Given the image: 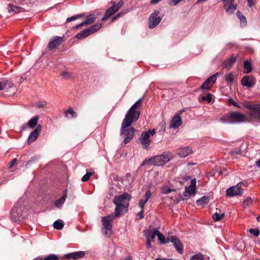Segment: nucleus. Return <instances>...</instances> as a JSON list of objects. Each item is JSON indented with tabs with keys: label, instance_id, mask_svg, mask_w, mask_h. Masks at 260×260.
I'll use <instances>...</instances> for the list:
<instances>
[{
	"label": "nucleus",
	"instance_id": "obj_40",
	"mask_svg": "<svg viewBox=\"0 0 260 260\" xmlns=\"http://www.w3.org/2000/svg\"><path fill=\"white\" fill-rule=\"evenodd\" d=\"M234 75L231 73L226 75L225 76V80L230 83H232L234 81Z\"/></svg>",
	"mask_w": 260,
	"mask_h": 260
},
{
	"label": "nucleus",
	"instance_id": "obj_6",
	"mask_svg": "<svg viewBox=\"0 0 260 260\" xmlns=\"http://www.w3.org/2000/svg\"><path fill=\"white\" fill-rule=\"evenodd\" d=\"M114 219L113 215L110 214L102 217V221L103 225V229L105 230L104 234L107 237H110L112 234V225Z\"/></svg>",
	"mask_w": 260,
	"mask_h": 260
},
{
	"label": "nucleus",
	"instance_id": "obj_59",
	"mask_svg": "<svg viewBox=\"0 0 260 260\" xmlns=\"http://www.w3.org/2000/svg\"><path fill=\"white\" fill-rule=\"evenodd\" d=\"M17 159L14 158L9 162V167L12 168L16 162Z\"/></svg>",
	"mask_w": 260,
	"mask_h": 260
},
{
	"label": "nucleus",
	"instance_id": "obj_58",
	"mask_svg": "<svg viewBox=\"0 0 260 260\" xmlns=\"http://www.w3.org/2000/svg\"><path fill=\"white\" fill-rule=\"evenodd\" d=\"M229 102L235 107L240 108V106L237 104V103L233 101L231 98L229 99Z\"/></svg>",
	"mask_w": 260,
	"mask_h": 260
},
{
	"label": "nucleus",
	"instance_id": "obj_25",
	"mask_svg": "<svg viewBox=\"0 0 260 260\" xmlns=\"http://www.w3.org/2000/svg\"><path fill=\"white\" fill-rule=\"evenodd\" d=\"M117 11V9H115V7L112 6L106 11L104 17L102 19V21L106 20Z\"/></svg>",
	"mask_w": 260,
	"mask_h": 260
},
{
	"label": "nucleus",
	"instance_id": "obj_21",
	"mask_svg": "<svg viewBox=\"0 0 260 260\" xmlns=\"http://www.w3.org/2000/svg\"><path fill=\"white\" fill-rule=\"evenodd\" d=\"M151 197V193L150 190H148L145 194V199L140 200L139 202V206L141 209H144L145 204L150 199Z\"/></svg>",
	"mask_w": 260,
	"mask_h": 260
},
{
	"label": "nucleus",
	"instance_id": "obj_4",
	"mask_svg": "<svg viewBox=\"0 0 260 260\" xmlns=\"http://www.w3.org/2000/svg\"><path fill=\"white\" fill-rule=\"evenodd\" d=\"M244 107L249 111L248 113L250 117L260 121V104L247 103L244 104Z\"/></svg>",
	"mask_w": 260,
	"mask_h": 260
},
{
	"label": "nucleus",
	"instance_id": "obj_45",
	"mask_svg": "<svg viewBox=\"0 0 260 260\" xmlns=\"http://www.w3.org/2000/svg\"><path fill=\"white\" fill-rule=\"evenodd\" d=\"M211 95L212 94L209 93L206 96H202L201 99L203 101H207L208 103H210L212 100Z\"/></svg>",
	"mask_w": 260,
	"mask_h": 260
},
{
	"label": "nucleus",
	"instance_id": "obj_27",
	"mask_svg": "<svg viewBox=\"0 0 260 260\" xmlns=\"http://www.w3.org/2000/svg\"><path fill=\"white\" fill-rule=\"evenodd\" d=\"M8 7V11L9 13L13 12L15 13H16L21 12L23 10V8L22 7L14 5L13 4H9Z\"/></svg>",
	"mask_w": 260,
	"mask_h": 260
},
{
	"label": "nucleus",
	"instance_id": "obj_48",
	"mask_svg": "<svg viewBox=\"0 0 260 260\" xmlns=\"http://www.w3.org/2000/svg\"><path fill=\"white\" fill-rule=\"evenodd\" d=\"M84 16V14H79V15H75V16H73L72 17H69L67 19V21L68 22H70V21H73V20H76V19L78 18H81V17H83Z\"/></svg>",
	"mask_w": 260,
	"mask_h": 260
},
{
	"label": "nucleus",
	"instance_id": "obj_35",
	"mask_svg": "<svg viewBox=\"0 0 260 260\" xmlns=\"http://www.w3.org/2000/svg\"><path fill=\"white\" fill-rule=\"evenodd\" d=\"M64 225L62 220H57L53 223V228L56 230H61Z\"/></svg>",
	"mask_w": 260,
	"mask_h": 260
},
{
	"label": "nucleus",
	"instance_id": "obj_32",
	"mask_svg": "<svg viewBox=\"0 0 260 260\" xmlns=\"http://www.w3.org/2000/svg\"><path fill=\"white\" fill-rule=\"evenodd\" d=\"M116 205V207L115 209V215H114V218L115 217H118L123 209L125 208L124 207L122 206L121 205H118L117 204H115Z\"/></svg>",
	"mask_w": 260,
	"mask_h": 260
},
{
	"label": "nucleus",
	"instance_id": "obj_57",
	"mask_svg": "<svg viewBox=\"0 0 260 260\" xmlns=\"http://www.w3.org/2000/svg\"><path fill=\"white\" fill-rule=\"evenodd\" d=\"M224 7H226L228 4L233 3L234 0H223Z\"/></svg>",
	"mask_w": 260,
	"mask_h": 260
},
{
	"label": "nucleus",
	"instance_id": "obj_3",
	"mask_svg": "<svg viewBox=\"0 0 260 260\" xmlns=\"http://www.w3.org/2000/svg\"><path fill=\"white\" fill-rule=\"evenodd\" d=\"M221 121L229 123H241L246 121V117L242 113L235 112L224 116Z\"/></svg>",
	"mask_w": 260,
	"mask_h": 260
},
{
	"label": "nucleus",
	"instance_id": "obj_56",
	"mask_svg": "<svg viewBox=\"0 0 260 260\" xmlns=\"http://www.w3.org/2000/svg\"><path fill=\"white\" fill-rule=\"evenodd\" d=\"M141 211L138 213V215L139 216L140 219H143L144 217V209H141Z\"/></svg>",
	"mask_w": 260,
	"mask_h": 260
},
{
	"label": "nucleus",
	"instance_id": "obj_23",
	"mask_svg": "<svg viewBox=\"0 0 260 260\" xmlns=\"http://www.w3.org/2000/svg\"><path fill=\"white\" fill-rule=\"evenodd\" d=\"M157 231L158 230L156 229L153 231L148 230L145 233L146 240H149L151 242H154L155 237L157 235Z\"/></svg>",
	"mask_w": 260,
	"mask_h": 260
},
{
	"label": "nucleus",
	"instance_id": "obj_41",
	"mask_svg": "<svg viewBox=\"0 0 260 260\" xmlns=\"http://www.w3.org/2000/svg\"><path fill=\"white\" fill-rule=\"evenodd\" d=\"M252 203H253V199L250 197H248L243 201V206L244 207H248V206L251 205L252 204Z\"/></svg>",
	"mask_w": 260,
	"mask_h": 260
},
{
	"label": "nucleus",
	"instance_id": "obj_44",
	"mask_svg": "<svg viewBox=\"0 0 260 260\" xmlns=\"http://www.w3.org/2000/svg\"><path fill=\"white\" fill-rule=\"evenodd\" d=\"M59 257L54 254H51L45 257L44 260H58Z\"/></svg>",
	"mask_w": 260,
	"mask_h": 260
},
{
	"label": "nucleus",
	"instance_id": "obj_61",
	"mask_svg": "<svg viewBox=\"0 0 260 260\" xmlns=\"http://www.w3.org/2000/svg\"><path fill=\"white\" fill-rule=\"evenodd\" d=\"M84 25H86V24L85 23V22H83L79 24H77L76 26H75V28H80V27H82L83 26H84Z\"/></svg>",
	"mask_w": 260,
	"mask_h": 260
},
{
	"label": "nucleus",
	"instance_id": "obj_13",
	"mask_svg": "<svg viewBox=\"0 0 260 260\" xmlns=\"http://www.w3.org/2000/svg\"><path fill=\"white\" fill-rule=\"evenodd\" d=\"M183 111H180L178 113L174 116L171 121L170 127L172 128H176L179 127L182 123L181 115Z\"/></svg>",
	"mask_w": 260,
	"mask_h": 260
},
{
	"label": "nucleus",
	"instance_id": "obj_11",
	"mask_svg": "<svg viewBox=\"0 0 260 260\" xmlns=\"http://www.w3.org/2000/svg\"><path fill=\"white\" fill-rule=\"evenodd\" d=\"M242 183L240 182L235 186L229 187L226 191V196L232 197L241 195L243 192V189L241 187Z\"/></svg>",
	"mask_w": 260,
	"mask_h": 260
},
{
	"label": "nucleus",
	"instance_id": "obj_22",
	"mask_svg": "<svg viewBox=\"0 0 260 260\" xmlns=\"http://www.w3.org/2000/svg\"><path fill=\"white\" fill-rule=\"evenodd\" d=\"M151 197V193L150 190H148L145 194V199L140 200L139 202V206L141 209H144L145 204L150 199Z\"/></svg>",
	"mask_w": 260,
	"mask_h": 260
},
{
	"label": "nucleus",
	"instance_id": "obj_36",
	"mask_svg": "<svg viewBox=\"0 0 260 260\" xmlns=\"http://www.w3.org/2000/svg\"><path fill=\"white\" fill-rule=\"evenodd\" d=\"M66 116L69 118L68 114L71 115V118H74L77 117V113L73 110L72 108H69L67 110L64 112Z\"/></svg>",
	"mask_w": 260,
	"mask_h": 260
},
{
	"label": "nucleus",
	"instance_id": "obj_55",
	"mask_svg": "<svg viewBox=\"0 0 260 260\" xmlns=\"http://www.w3.org/2000/svg\"><path fill=\"white\" fill-rule=\"evenodd\" d=\"M173 190L170 189V188H164L162 189V192L164 194H168L170 192H171Z\"/></svg>",
	"mask_w": 260,
	"mask_h": 260
},
{
	"label": "nucleus",
	"instance_id": "obj_20",
	"mask_svg": "<svg viewBox=\"0 0 260 260\" xmlns=\"http://www.w3.org/2000/svg\"><path fill=\"white\" fill-rule=\"evenodd\" d=\"M68 190L65 189L63 191V196L59 199L54 202V205L58 208H60L64 204L66 198H67Z\"/></svg>",
	"mask_w": 260,
	"mask_h": 260
},
{
	"label": "nucleus",
	"instance_id": "obj_54",
	"mask_svg": "<svg viewBox=\"0 0 260 260\" xmlns=\"http://www.w3.org/2000/svg\"><path fill=\"white\" fill-rule=\"evenodd\" d=\"M123 2L120 1L118 2L117 5H114L113 6L115 7V9H117V11H118V10L123 6Z\"/></svg>",
	"mask_w": 260,
	"mask_h": 260
},
{
	"label": "nucleus",
	"instance_id": "obj_60",
	"mask_svg": "<svg viewBox=\"0 0 260 260\" xmlns=\"http://www.w3.org/2000/svg\"><path fill=\"white\" fill-rule=\"evenodd\" d=\"M151 242V241H149V240H146V245L148 249H150L152 247Z\"/></svg>",
	"mask_w": 260,
	"mask_h": 260
},
{
	"label": "nucleus",
	"instance_id": "obj_34",
	"mask_svg": "<svg viewBox=\"0 0 260 260\" xmlns=\"http://www.w3.org/2000/svg\"><path fill=\"white\" fill-rule=\"evenodd\" d=\"M95 20L96 17L95 15L93 14H90L86 17V20L84 22L86 25H88L93 23Z\"/></svg>",
	"mask_w": 260,
	"mask_h": 260
},
{
	"label": "nucleus",
	"instance_id": "obj_37",
	"mask_svg": "<svg viewBox=\"0 0 260 260\" xmlns=\"http://www.w3.org/2000/svg\"><path fill=\"white\" fill-rule=\"evenodd\" d=\"M226 8V12L229 14L233 13L236 10V7L234 5L233 3L228 4Z\"/></svg>",
	"mask_w": 260,
	"mask_h": 260
},
{
	"label": "nucleus",
	"instance_id": "obj_46",
	"mask_svg": "<svg viewBox=\"0 0 260 260\" xmlns=\"http://www.w3.org/2000/svg\"><path fill=\"white\" fill-rule=\"evenodd\" d=\"M92 175V173L90 172H87L82 178L83 182H86L89 180L90 177Z\"/></svg>",
	"mask_w": 260,
	"mask_h": 260
},
{
	"label": "nucleus",
	"instance_id": "obj_38",
	"mask_svg": "<svg viewBox=\"0 0 260 260\" xmlns=\"http://www.w3.org/2000/svg\"><path fill=\"white\" fill-rule=\"evenodd\" d=\"M211 87L212 86L210 84L205 81L200 87V88L203 90L204 92H205L208 91L211 88Z\"/></svg>",
	"mask_w": 260,
	"mask_h": 260
},
{
	"label": "nucleus",
	"instance_id": "obj_50",
	"mask_svg": "<svg viewBox=\"0 0 260 260\" xmlns=\"http://www.w3.org/2000/svg\"><path fill=\"white\" fill-rule=\"evenodd\" d=\"M61 76L66 79H69L72 78V74L69 72H62L61 74Z\"/></svg>",
	"mask_w": 260,
	"mask_h": 260
},
{
	"label": "nucleus",
	"instance_id": "obj_52",
	"mask_svg": "<svg viewBox=\"0 0 260 260\" xmlns=\"http://www.w3.org/2000/svg\"><path fill=\"white\" fill-rule=\"evenodd\" d=\"M8 82V80L5 81L4 82H0V90L4 89L6 87Z\"/></svg>",
	"mask_w": 260,
	"mask_h": 260
},
{
	"label": "nucleus",
	"instance_id": "obj_2",
	"mask_svg": "<svg viewBox=\"0 0 260 260\" xmlns=\"http://www.w3.org/2000/svg\"><path fill=\"white\" fill-rule=\"evenodd\" d=\"M140 115V111H136L129 109L127 112L125 117L122 121V128H127L131 126L133 122H136L139 119Z\"/></svg>",
	"mask_w": 260,
	"mask_h": 260
},
{
	"label": "nucleus",
	"instance_id": "obj_42",
	"mask_svg": "<svg viewBox=\"0 0 260 260\" xmlns=\"http://www.w3.org/2000/svg\"><path fill=\"white\" fill-rule=\"evenodd\" d=\"M237 16L240 20V21L243 22L245 25L246 24L247 21L246 17L242 14L241 12L240 11H237Z\"/></svg>",
	"mask_w": 260,
	"mask_h": 260
},
{
	"label": "nucleus",
	"instance_id": "obj_17",
	"mask_svg": "<svg viewBox=\"0 0 260 260\" xmlns=\"http://www.w3.org/2000/svg\"><path fill=\"white\" fill-rule=\"evenodd\" d=\"M64 40L63 37L56 36L49 42L48 48L50 50H53L55 47L60 45L63 42H64Z\"/></svg>",
	"mask_w": 260,
	"mask_h": 260
},
{
	"label": "nucleus",
	"instance_id": "obj_29",
	"mask_svg": "<svg viewBox=\"0 0 260 260\" xmlns=\"http://www.w3.org/2000/svg\"><path fill=\"white\" fill-rule=\"evenodd\" d=\"M157 237L158 239L160 241L161 244H167L170 242V237L166 239L164 235L161 233L159 231H157Z\"/></svg>",
	"mask_w": 260,
	"mask_h": 260
},
{
	"label": "nucleus",
	"instance_id": "obj_31",
	"mask_svg": "<svg viewBox=\"0 0 260 260\" xmlns=\"http://www.w3.org/2000/svg\"><path fill=\"white\" fill-rule=\"evenodd\" d=\"M142 99H140L130 108V109L134 110L140 111V108L142 106Z\"/></svg>",
	"mask_w": 260,
	"mask_h": 260
},
{
	"label": "nucleus",
	"instance_id": "obj_19",
	"mask_svg": "<svg viewBox=\"0 0 260 260\" xmlns=\"http://www.w3.org/2000/svg\"><path fill=\"white\" fill-rule=\"evenodd\" d=\"M178 154L181 157L184 158L188 155L192 153L191 148L189 147L179 148L177 150Z\"/></svg>",
	"mask_w": 260,
	"mask_h": 260
},
{
	"label": "nucleus",
	"instance_id": "obj_49",
	"mask_svg": "<svg viewBox=\"0 0 260 260\" xmlns=\"http://www.w3.org/2000/svg\"><path fill=\"white\" fill-rule=\"evenodd\" d=\"M216 80H215V77L214 76H211L209 78H208L205 82L207 83H208L209 84H210L212 86L213 84L215 82Z\"/></svg>",
	"mask_w": 260,
	"mask_h": 260
},
{
	"label": "nucleus",
	"instance_id": "obj_64",
	"mask_svg": "<svg viewBox=\"0 0 260 260\" xmlns=\"http://www.w3.org/2000/svg\"><path fill=\"white\" fill-rule=\"evenodd\" d=\"M256 164L258 167L260 168V159L256 161Z\"/></svg>",
	"mask_w": 260,
	"mask_h": 260
},
{
	"label": "nucleus",
	"instance_id": "obj_51",
	"mask_svg": "<svg viewBox=\"0 0 260 260\" xmlns=\"http://www.w3.org/2000/svg\"><path fill=\"white\" fill-rule=\"evenodd\" d=\"M152 159L151 157L148 159H146L142 162V163L141 164V166H144L149 164H152Z\"/></svg>",
	"mask_w": 260,
	"mask_h": 260
},
{
	"label": "nucleus",
	"instance_id": "obj_53",
	"mask_svg": "<svg viewBox=\"0 0 260 260\" xmlns=\"http://www.w3.org/2000/svg\"><path fill=\"white\" fill-rule=\"evenodd\" d=\"M37 105L39 108H43L47 105V103L45 101L44 102H39L37 103Z\"/></svg>",
	"mask_w": 260,
	"mask_h": 260
},
{
	"label": "nucleus",
	"instance_id": "obj_26",
	"mask_svg": "<svg viewBox=\"0 0 260 260\" xmlns=\"http://www.w3.org/2000/svg\"><path fill=\"white\" fill-rule=\"evenodd\" d=\"M38 121V116H35L31 119H30L26 124V125L22 126V129L23 130L25 129V126H28L30 128H34L35 126L37 125Z\"/></svg>",
	"mask_w": 260,
	"mask_h": 260
},
{
	"label": "nucleus",
	"instance_id": "obj_39",
	"mask_svg": "<svg viewBox=\"0 0 260 260\" xmlns=\"http://www.w3.org/2000/svg\"><path fill=\"white\" fill-rule=\"evenodd\" d=\"M204 256L201 253L193 255L190 257V260H204Z\"/></svg>",
	"mask_w": 260,
	"mask_h": 260
},
{
	"label": "nucleus",
	"instance_id": "obj_47",
	"mask_svg": "<svg viewBox=\"0 0 260 260\" xmlns=\"http://www.w3.org/2000/svg\"><path fill=\"white\" fill-rule=\"evenodd\" d=\"M250 234H253L254 236L257 237L259 235V230L257 229H250L249 230Z\"/></svg>",
	"mask_w": 260,
	"mask_h": 260
},
{
	"label": "nucleus",
	"instance_id": "obj_9",
	"mask_svg": "<svg viewBox=\"0 0 260 260\" xmlns=\"http://www.w3.org/2000/svg\"><path fill=\"white\" fill-rule=\"evenodd\" d=\"M152 165L155 166H163L170 160V158L168 153H164V154L157 156L152 157Z\"/></svg>",
	"mask_w": 260,
	"mask_h": 260
},
{
	"label": "nucleus",
	"instance_id": "obj_16",
	"mask_svg": "<svg viewBox=\"0 0 260 260\" xmlns=\"http://www.w3.org/2000/svg\"><path fill=\"white\" fill-rule=\"evenodd\" d=\"M241 84L247 88H250L254 86L256 83V80L253 76H244L241 80Z\"/></svg>",
	"mask_w": 260,
	"mask_h": 260
},
{
	"label": "nucleus",
	"instance_id": "obj_28",
	"mask_svg": "<svg viewBox=\"0 0 260 260\" xmlns=\"http://www.w3.org/2000/svg\"><path fill=\"white\" fill-rule=\"evenodd\" d=\"M209 202V197L203 196L201 199L197 201V204L198 206H204L208 204Z\"/></svg>",
	"mask_w": 260,
	"mask_h": 260
},
{
	"label": "nucleus",
	"instance_id": "obj_63",
	"mask_svg": "<svg viewBox=\"0 0 260 260\" xmlns=\"http://www.w3.org/2000/svg\"><path fill=\"white\" fill-rule=\"evenodd\" d=\"M160 0H151L150 3L151 4H156L158 3Z\"/></svg>",
	"mask_w": 260,
	"mask_h": 260
},
{
	"label": "nucleus",
	"instance_id": "obj_43",
	"mask_svg": "<svg viewBox=\"0 0 260 260\" xmlns=\"http://www.w3.org/2000/svg\"><path fill=\"white\" fill-rule=\"evenodd\" d=\"M224 213H222L221 214H219L217 213H215L213 214L212 217L215 221H219L220 220L224 217Z\"/></svg>",
	"mask_w": 260,
	"mask_h": 260
},
{
	"label": "nucleus",
	"instance_id": "obj_12",
	"mask_svg": "<svg viewBox=\"0 0 260 260\" xmlns=\"http://www.w3.org/2000/svg\"><path fill=\"white\" fill-rule=\"evenodd\" d=\"M121 134L124 135V143L127 144L129 143L134 135V128L130 127L127 128H122V125H121Z\"/></svg>",
	"mask_w": 260,
	"mask_h": 260
},
{
	"label": "nucleus",
	"instance_id": "obj_8",
	"mask_svg": "<svg viewBox=\"0 0 260 260\" xmlns=\"http://www.w3.org/2000/svg\"><path fill=\"white\" fill-rule=\"evenodd\" d=\"M102 27V24L101 23H96L88 28H86L81 32L78 33L76 35V38L78 39H82L91 34L96 31Z\"/></svg>",
	"mask_w": 260,
	"mask_h": 260
},
{
	"label": "nucleus",
	"instance_id": "obj_18",
	"mask_svg": "<svg viewBox=\"0 0 260 260\" xmlns=\"http://www.w3.org/2000/svg\"><path fill=\"white\" fill-rule=\"evenodd\" d=\"M85 255V253L83 251H79L74 252L68 253L63 257V259H77L83 257Z\"/></svg>",
	"mask_w": 260,
	"mask_h": 260
},
{
	"label": "nucleus",
	"instance_id": "obj_33",
	"mask_svg": "<svg viewBox=\"0 0 260 260\" xmlns=\"http://www.w3.org/2000/svg\"><path fill=\"white\" fill-rule=\"evenodd\" d=\"M236 61V58L235 57H232L224 63V66L225 68H231Z\"/></svg>",
	"mask_w": 260,
	"mask_h": 260
},
{
	"label": "nucleus",
	"instance_id": "obj_7",
	"mask_svg": "<svg viewBox=\"0 0 260 260\" xmlns=\"http://www.w3.org/2000/svg\"><path fill=\"white\" fill-rule=\"evenodd\" d=\"M131 198V194L127 192H125L122 194L115 196L113 199V202L114 204L121 205L125 208H127L129 206V202Z\"/></svg>",
	"mask_w": 260,
	"mask_h": 260
},
{
	"label": "nucleus",
	"instance_id": "obj_14",
	"mask_svg": "<svg viewBox=\"0 0 260 260\" xmlns=\"http://www.w3.org/2000/svg\"><path fill=\"white\" fill-rule=\"evenodd\" d=\"M170 242L173 244L174 246L179 253L182 254L183 253V244L178 238L176 236H170Z\"/></svg>",
	"mask_w": 260,
	"mask_h": 260
},
{
	"label": "nucleus",
	"instance_id": "obj_24",
	"mask_svg": "<svg viewBox=\"0 0 260 260\" xmlns=\"http://www.w3.org/2000/svg\"><path fill=\"white\" fill-rule=\"evenodd\" d=\"M196 180L194 178L191 180L190 185L188 187H185V191L190 194H194L196 189Z\"/></svg>",
	"mask_w": 260,
	"mask_h": 260
},
{
	"label": "nucleus",
	"instance_id": "obj_62",
	"mask_svg": "<svg viewBox=\"0 0 260 260\" xmlns=\"http://www.w3.org/2000/svg\"><path fill=\"white\" fill-rule=\"evenodd\" d=\"M248 3V6L249 7H252L253 5V0H247Z\"/></svg>",
	"mask_w": 260,
	"mask_h": 260
},
{
	"label": "nucleus",
	"instance_id": "obj_5",
	"mask_svg": "<svg viewBox=\"0 0 260 260\" xmlns=\"http://www.w3.org/2000/svg\"><path fill=\"white\" fill-rule=\"evenodd\" d=\"M155 134V130L154 129L142 132L139 138V141L144 149L147 150L150 149L149 146L151 142L150 136H153Z\"/></svg>",
	"mask_w": 260,
	"mask_h": 260
},
{
	"label": "nucleus",
	"instance_id": "obj_15",
	"mask_svg": "<svg viewBox=\"0 0 260 260\" xmlns=\"http://www.w3.org/2000/svg\"><path fill=\"white\" fill-rule=\"evenodd\" d=\"M42 126L38 125L36 128L29 134L27 140L28 144L35 142L38 138L41 131Z\"/></svg>",
	"mask_w": 260,
	"mask_h": 260
},
{
	"label": "nucleus",
	"instance_id": "obj_30",
	"mask_svg": "<svg viewBox=\"0 0 260 260\" xmlns=\"http://www.w3.org/2000/svg\"><path fill=\"white\" fill-rule=\"evenodd\" d=\"M244 69L245 70V73H249L252 71V66L250 61L246 60L244 62Z\"/></svg>",
	"mask_w": 260,
	"mask_h": 260
},
{
	"label": "nucleus",
	"instance_id": "obj_10",
	"mask_svg": "<svg viewBox=\"0 0 260 260\" xmlns=\"http://www.w3.org/2000/svg\"><path fill=\"white\" fill-rule=\"evenodd\" d=\"M158 10H155L148 18V27L153 28L155 27L161 21V18L158 16L159 14Z\"/></svg>",
	"mask_w": 260,
	"mask_h": 260
},
{
	"label": "nucleus",
	"instance_id": "obj_1",
	"mask_svg": "<svg viewBox=\"0 0 260 260\" xmlns=\"http://www.w3.org/2000/svg\"><path fill=\"white\" fill-rule=\"evenodd\" d=\"M25 202L22 199H20L14 205L10 212L11 219L14 221H20L21 218H23L25 210Z\"/></svg>",
	"mask_w": 260,
	"mask_h": 260
}]
</instances>
